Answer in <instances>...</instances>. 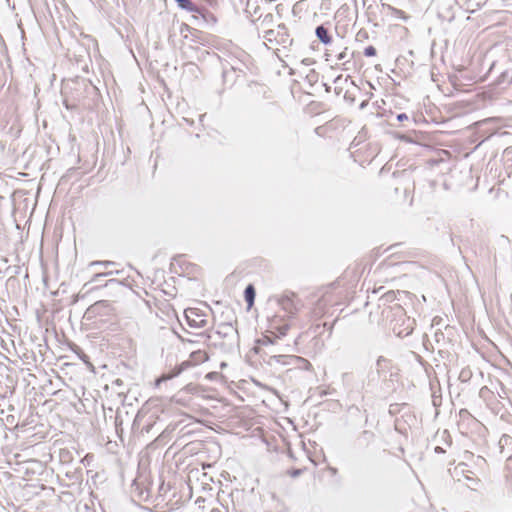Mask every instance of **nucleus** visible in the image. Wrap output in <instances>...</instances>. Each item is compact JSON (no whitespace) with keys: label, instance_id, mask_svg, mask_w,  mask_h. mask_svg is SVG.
Returning a JSON list of instances; mask_svg holds the SVG:
<instances>
[{"label":"nucleus","instance_id":"6","mask_svg":"<svg viewBox=\"0 0 512 512\" xmlns=\"http://www.w3.org/2000/svg\"><path fill=\"white\" fill-rule=\"evenodd\" d=\"M208 354L205 351L199 350L192 352L190 355V360L188 361L190 363V366L193 364H199L203 363L208 360Z\"/></svg>","mask_w":512,"mask_h":512},{"label":"nucleus","instance_id":"16","mask_svg":"<svg viewBox=\"0 0 512 512\" xmlns=\"http://www.w3.org/2000/svg\"><path fill=\"white\" fill-rule=\"evenodd\" d=\"M266 18H270V19L272 20V19H273V15H272V14H267V15H266V17H265V19H266Z\"/></svg>","mask_w":512,"mask_h":512},{"label":"nucleus","instance_id":"10","mask_svg":"<svg viewBox=\"0 0 512 512\" xmlns=\"http://www.w3.org/2000/svg\"><path fill=\"white\" fill-rule=\"evenodd\" d=\"M275 34L276 33L273 29L267 30L264 34V38L266 41H268L270 43L277 42Z\"/></svg>","mask_w":512,"mask_h":512},{"label":"nucleus","instance_id":"1","mask_svg":"<svg viewBox=\"0 0 512 512\" xmlns=\"http://www.w3.org/2000/svg\"><path fill=\"white\" fill-rule=\"evenodd\" d=\"M175 272L189 279H198L201 276V268L185 259H179L173 264Z\"/></svg>","mask_w":512,"mask_h":512},{"label":"nucleus","instance_id":"15","mask_svg":"<svg viewBox=\"0 0 512 512\" xmlns=\"http://www.w3.org/2000/svg\"><path fill=\"white\" fill-rule=\"evenodd\" d=\"M299 473H300V471L296 470V471L291 473V476L296 477L297 475H299Z\"/></svg>","mask_w":512,"mask_h":512},{"label":"nucleus","instance_id":"14","mask_svg":"<svg viewBox=\"0 0 512 512\" xmlns=\"http://www.w3.org/2000/svg\"><path fill=\"white\" fill-rule=\"evenodd\" d=\"M398 119L400 121H403V120L407 119V115L406 114H400V115H398Z\"/></svg>","mask_w":512,"mask_h":512},{"label":"nucleus","instance_id":"9","mask_svg":"<svg viewBox=\"0 0 512 512\" xmlns=\"http://www.w3.org/2000/svg\"><path fill=\"white\" fill-rule=\"evenodd\" d=\"M289 359L291 360L289 363L297 364L299 367H302L306 370H310L312 368L311 363L299 356H290Z\"/></svg>","mask_w":512,"mask_h":512},{"label":"nucleus","instance_id":"11","mask_svg":"<svg viewBox=\"0 0 512 512\" xmlns=\"http://www.w3.org/2000/svg\"><path fill=\"white\" fill-rule=\"evenodd\" d=\"M364 55L367 57H373L376 55V49L373 46H368L364 50Z\"/></svg>","mask_w":512,"mask_h":512},{"label":"nucleus","instance_id":"5","mask_svg":"<svg viewBox=\"0 0 512 512\" xmlns=\"http://www.w3.org/2000/svg\"><path fill=\"white\" fill-rule=\"evenodd\" d=\"M281 308L289 316H295L299 311V304L292 298H283L280 301Z\"/></svg>","mask_w":512,"mask_h":512},{"label":"nucleus","instance_id":"12","mask_svg":"<svg viewBox=\"0 0 512 512\" xmlns=\"http://www.w3.org/2000/svg\"><path fill=\"white\" fill-rule=\"evenodd\" d=\"M179 5L183 8H188L191 4V1L190 0H176Z\"/></svg>","mask_w":512,"mask_h":512},{"label":"nucleus","instance_id":"3","mask_svg":"<svg viewBox=\"0 0 512 512\" xmlns=\"http://www.w3.org/2000/svg\"><path fill=\"white\" fill-rule=\"evenodd\" d=\"M190 367V363L188 361H184L181 364L172 368L169 372L164 373L156 380V385L158 386L161 382L170 380L174 377L180 375L184 370Z\"/></svg>","mask_w":512,"mask_h":512},{"label":"nucleus","instance_id":"4","mask_svg":"<svg viewBox=\"0 0 512 512\" xmlns=\"http://www.w3.org/2000/svg\"><path fill=\"white\" fill-rule=\"evenodd\" d=\"M335 290H336L335 285H331L330 287H328L327 290L322 295L319 302L323 303L325 305H330V306L339 305L341 303V301L339 298L334 297Z\"/></svg>","mask_w":512,"mask_h":512},{"label":"nucleus","instance_id":"8","mask_svg":"<svg viewBox=\"0 0 512 512\" xmlns=\"http://www.w3.org/2000/svg\"><path fill=\"white\" fill-rule=\"evenodd\" d=\"M244 296H245V300L247 302L248 308H251L254 304V299H255V289H254L253 285L250 284L246 287Z\"/></svg>","mask_w":512,"mask_h":512},{"label":"nucleus","instance_id":"7","mask_svg":"<svg viewBox=\"0 0 512 512\" xmlns=\"http://www.w3.org/2000/svg\"><path fill=\"white\" fill-rule=\"evenodd\" d=\"M316 35L319 38V40L324 44H329L332 41L331 36L328 33V30L324 26H318L316 28Z\"/></svg>","mask_w":512,"mask_h":512},{"label":"nucleus","instance_id":"2","mask_svg":"<svg viewBox=\"0 0 512 512\" xmlns=\"http://www.w3.org/2000/svg\"><path fill=\"white\" fill-rule=\"evenodd\" d=\"M185 318L190 327L200 328L207 324L206 316L199 313L196 308H188L185 310Z\"/></svg>","mask_w":512,"mask_h":512},{"label":"nucleus","instance_id":"13","mask_svg":"<svg viewBox=\"0 0 512 512\" xmlns=\"http://www.w3.org/2000/svg\"><path fill=\"white\" fill-rule=\"evenodd\" d=\"M287 330H288V325H284V326L281 328V330H280V334H281V335H285V334H286V332H287Z\"/></svg>","mask_w":512,"mask_h":512}]
</instances>
